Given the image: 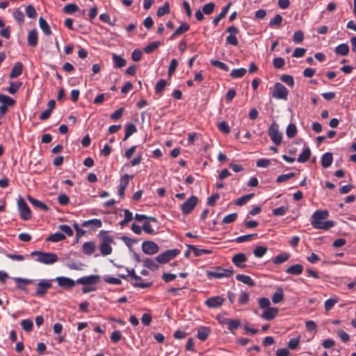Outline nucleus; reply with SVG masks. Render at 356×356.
I'll return each instance as SVG.
<instances>
[{
	"label": "nucleus",
	"instance_id": "obj_49",
	"mask_svg": "<svg viewBox=\"0 0 356 356\" xmlns=\"http://www.w3.org/2000/svg\"><path fill=\"white\" fill-rule=\"evenodd\" d=\"M335 223L332 220H327L325 222H322L316 229H328L331 227H333L334 226Z\"/></svg>",
	"mask_w": 356,
	"mask_h": 356
},
{
	"label": "nucleus",
	"instance_id": "obj_47",
	"mask_svg": "<svg viewBox=\"0 0 356 356\" xmlns=\"http://www.w3.org/2000/svg\"><path fill=\"white\" fill-rule=\"evenodd\" d=\"M160 44H161L160 42L154 41V42L150 43L149 44H148L147 46H146L144 48V51L147 54H150L154 50H155L156 48H158L159 47Z\"/></svg>",
	"mask_w": 356,
	"mask_h": 356
},
{
	"label": "nucleus",
	"instance_id": "obj_28",
	"mask_svg": "<svg viewBox=\"0 0 356 356\" xmlns=\"http://www.w3.org/2000/svg\"><path fill=\"white\" fill-rule=\"evenodd\" d=\"M303 271V266L301 264H295L289 267L286 270V273L292 275H300Z\"/></svg>",
	"mask_w": 356,
	"mask_h": 356
},
{
	"label": "nucleus",
	"instance_id": "obj_11",
	"mask_svg": "<svg viewBox=\"0 0 356 356\" xmlns=\"http://www.w3.org/2000/svg\"><path fill=\"white\" fill-rule=\"evenodd\" d=\"M113 242V238L110 236L104 237L102 242L100 244V252L103 255H108L112 252V248L111 243Z\"/></svg>",
	"mask_w": 356,
	"mask_h": 356
},
{
	"label": "nucleus",
	"instance_id": "obj_44",
	"mask_svg": "<svg viewBox=\"0 0 356 356\" xmlns=\"http://www.w3.org/2000/svg\"><path fill=\"white\" fill-rule=\"evenodd\" d=\"M124 220L120 222V225L122 227L133 219V214L128 209L124 210Z\"/></svg>",
	"mask_w": 356,
	"mask_h": 356
},
{
	"label": "nucleus",
	"instance_id": "obj_54",
	"mask_svg": "<svg viewBox=\"0 0 356 356\" xmlns=\"http://www.w3.org/2000/svg\"><path fill=\"white\" fill-rule=\"evenodd\" d=\"M104 280L108 284H115V285H119L122 283V282L120 279L113 277H111L108 275L104 276Z\"/></svg>",
	"mask_w": 356,
	"mask_h": 356
},
{
	"label": "nucleus",
	"instance_id": "obj_19",
	"mask_svg": "<svg viewBox=\"0 0 356 356\" xmlns=\"http://www.w3.org/2000/svg\"><path fill=\"white\" fill-rule=\"evenodd\" d=\"M246 261V257L243 253H238L235 254L232 258V261L236 266L239 268H243L245 266L244 262Z\"/></svg>",
	"mask_w": 356,
	"mask_h": 356
},
{
	"label": "nucleus",
	"instance_id": "obj_52",
	"mask_svg": "<svg viewBox=\"0 0 356 356\" xmlns=\"http://www.w3.org/2000/svg\"><path fill=\"white\" fill-rule=\"evenodd\" d=\"M273 64L275 68L280 69L284 65L285 60L283 58L277 57L273 59Z\"/></svg>",
	"mask_w": 356,
	"mask_h": 356
},
{
	"label": "nucleus",
	"instance_id": "obj_42",
	"mask_svg": "<svg viewBox=\"0 0 356 356\" xmlns=\"http://www.w3.org/2000/svg\"><path fill=\"white\" fill-rule=\"evenodd\" d=\"M267 252L266 246H257L254 250V255L257 258L262 257Z\"/></svg>",
	"mask_w": 356,
	"mask_h": 356
},
{
	"label": "nucleus",
	"instance_id": "obj_62",
	"mask_svg": "<svg viewBox=\"0 0 356 356\" xmlns=\"http://www.w3.org/2000/svg\"><path fill=\"white\" fill-rule=\"evenodd\" d=\"M214 7V4L211 2L207 3L202 8V12L204 13V14L209 15L213 12Z\"/></svg>",
	"mask_w": 356,
	"mask_h": 356
},
{
	"label": "nucleus",
	"instance_id": "obj_2",
	"mask_svg": "<svg viewBox=\"0 0 356 356\" xmlns=\"http://www.w3.org/2000/svg\"><path fill=\"white\" fill-rule=\"evenodd\" d=\"M233 273L232 268H222L217 267L214 270L207 271V276L209 279H221L223 277H230Z\"/></svg>",
	"mask_w": 356,
	"mask_h": 356
},
{
	"label": "nucleus",
	"instance_id": "obj_14",
	"mask_svg": "<svg viewBox=\"0 0 356 356\" xmlns=\"http://www.w3.org/2000/svg\"><path fill=\"white\" fill-rule=\"evenodd\" d=\"M99 276L97 275H91L89 276L82 277L76 280L77 284L87 285L94 284L99 281Z\"/></svg>",
	"mask_w": 356,
	"mask_h": 356
},
{
	"label": "nucleus",
	"instance_id": "obj_6",
	"mask_svg": "<svg viewBox=\"0 0 356 356\" xmlns=\"http://www.w3.org/2000/svg\"><path fill=\"white\" fill-rule=\"evenodd\" d=\"M289 92L286 88L280 83H276L274 86L273 97L277 99H286Z\"/></svg>",
	"mask_w": 356,
	"mask_h": 356
},
{
	"label": "nucleus",
	"instance_id": "obj_3",
	"mask_svg": "<svg viewBox=\"0 0 356 356\" xmlns=\"http://www.w3.org/2000/svg\"><path fill=\"white\" fill-rule=\"evenodd\" d=\"M17 208L22 220H28L31 218V209L22 197H19L17 199Z\"/></svg>",
	"mask_w": 356,
	"mask_h": 356
},
{
	"label": "nucleus",
	"instance_id": "obj_56",
	"mask_svg": "<svg viewBox=\"0 0 356 356\" xmlns=\"http://www.w3.org/2000/svg\"><path fill=\"white\" fill-rule=\"evenodd\" d=\"M58 229L69 236L73 235V230L69 225H60L58 226Z\"/></svg>",
	"mask_w": 356,
	"mask_h": 356
},
{
	"label": "nucleus",
	"instance_id": "obj_16",
	"mask_svg": "<svg viewBox=\"0 0 356 356\" xmlns=\"http://www.w3.org/2000/svg\"><path fill=\"white\" fill-rule=\"evenodd\" d=\"M132 178V176L125 175L121 177L120 184L118 189V195L120 197H123L124 191L129 184V180Z\"/></svg>",
	"mask_w": 356,
	"mask_h": 356
},
{
	"label": "nucleus",
	"instance_id": "obj_34",
	"mask_svg": "<svg viewBox=\"0 0 356 356\" xmlns=\"http://www.w3.org/2000/svg\"><path fill=\"white\" fill-rule=\"evenodd\" d=\"M65 238V236L64 234L60 232H56L53 234H51L47 240L49 241H51L54 243L59 242Z\"/></svg>",
	"mask_w": 356,
	"mask_h": 356
},
{
	"label": "nucleus",
	"instance_id": "obj_24",
	"mask_svg": "<svg viewBox=\"0 0 356 356\" xmlns=\"http://www.w3.org/2000/svg\"><path fill=\"white\" fill-rule=\"evenodd\" d=\"M95 244L92 241L86 242L82 246L83 251L85 254L90 255L95 251Z\"/></svg>",
	"mask_w": 356,
	"mask_h": 356
},
{
	"label": "nucleus",
	"instance_id": "obj_53",
	"mask_svg": "<svg viewBox=\"0 0 356 356\" xmlns=\"http://www.w3.org/2000/svg\"><path fill=\"white\" fill-rule=\"evenodd\" d=\"M170 11L169 4L166 2L163 6L160 7L157 10V16L161 17Z\"/></svg>",
	"mask_w": 356,
	"mask_h": 356
},
{
	"label": "nucleus",
	"instance_id": "obj_13",
	"mask_svg": "<svg viewBox=\"0 0 356 356\" xmlns=\"http://www.w3.org/2000/svg\"><path fill=\"white\" fill-rule=\"evenodd\" d=\"M143 251L147 254H154L159 252V246L152 241H145L142 244Z\"/></svg>",
	"mask_w": 356,
	"mask_h": 356
},
{
	"label": "nucleus",
	"instance_id": "obj_35",
	"mask_svg": "<svg viewBox=\"0 0 356 356\" xmlns=\"http://www.w3.org/2000/svg\"><path fill=\"white\" fill-rule=\"evenodd\" d=\"M349 51V47L348 44L343 43L338 45L335 49V53L338 55L346 56Z\"/></svg>",
	"mask_w": 356,
	"mask_h": 356
},
{
	"label": "nucleus",
	"instance_id": "obj_21",
	"mask_svg": "<svg viewBox=\"0 0 356 356\" xmlns=\"http://www.w3.org/2000/svg\"><path fill=\"white\" fill-rule=\"evenodd\" d=\"M211 333V329L209 327H201L197 330V337L201 341H204Z\"/></svg>",
	"mask_w": 356,
	"mask_h": 356
},
{
	"label": "nucleus",
	"instance_id": "obj_46",
	"mask_svg": "<svg viewBox=\"0 0 356 356\" xmlns=\"http://www.w3.org/2000/svg\"><path fill=\"white\" fill-rule=\"evenodd\" d=\"M188 248L190 250H193L195 256H196V257H199V256H201L203 254H207V253L209 252V251L207 250L198 249V248H195L194 245H188Z\"/></svg>",
	"mask_w": 356,
	"mask_h": 356
},
{
	"label": "nucleus",
	"instance_id": "obj_31",
	"mask_svg": "<svg viewBox=\"0 0 356 356\" xmlns=\"http://www.w3.org/2000/svg\"><path fill=\"white\" fill-rule=\"evenodd\" d=\"M39 25L44 34L47 35H49L51 34V31L48 23L42 17L39 19Z\"/></svg>",
	"mask_w": 356,
	"mask_h": 356
},
{
	"label": "nucleus",
	"instance_id": "obj_27",
	"mask_svg": "<svg viewBox=\"0 0 356 356\" xmlns=\"http://www.w3.org/2000/svg\"><path fill=\"white\" fill-rule=\"evenodd\" d=\"M65 266L71 269V270H83L85 267V264L80 261H69L65 264Z\"/></svg>",
	"mask_w": 356,
	"mask_h": 356
},
{
	"label": "nucleus",
	"instance_id": "obj_61",
	"mask_svg": "<svg viewBox=\"0 0 356 356\" xmlns=\"http://www.w3.org/2000/svg\"><path fill=\"white\" fill-rule=\"evenodd\" d=\"M289 257V255L286 253H282L276 256L275 259V263L281 264L286 261Z\"/></svg>",
	"mask_w": 356,
	"mask_h": 356
},
{
	"label": "nucleus",
	"instance_id": "obj_18",
	"mask_svg": "<svg viewBox=\"0 0 356 356\" xmlns=\"http://www.w3.org/2000/svg\"><path fill=\"white\" fill-rule=\"evenodd\" d=\"M82 227L90 228L91 229L99 228L102 226V220L99 219L94 218L88 220L83 221L81 224Z\"/></svg>",
	"mask_w": 356,
	"mask_h": 356
},
{
	"label": "nucleus",
	"instance_id": "obj_45",
	"mask_svg": "<svg viewBox=\"0 0 356 356\" xmlns=\"http://www.w3.org/2000/svg\"><path fill=\"white\" fill-rule=\"evenodd\" d=\"M339 299L337 297L331 298L327 299L325 302V309L326 311H330L334 307V305L338 302Z\"/></svg>",
	"mask_w": 356,
	"mask_h": 356
},
{
	"label": "nucleus",
	"instance_id": "obj_41",
	"mask_svg": "<svg viewBox=\"0 0 356 356\" xmlns=\"http://www.w3.org/2000/svg\"><path fill=\"white\" fill-rule=\"evenodd\" d=\"M297 133V128L294 124H289L286 130V134L289 138H293Z\"/></svg>",
	"mask_w": 356,
	"mask_h": 356
},
{
	"label": "nucleus",
	"instance_id": "obj_40",
	"mask_svg": "<svg viewBox=\"0 0 356 356\" xmlns=\"http://www.w3.org/2000/svg\"><path fill=\"white\" fill-rule=\"evenodd\" d=\"M21 325L24 331L30 332L33 327V323L30 319H24L21 321Z\"/></svg>",
	"mask_w": 356,
	"mask_h": 356
},
{
	"label": "nucleus",
	"instance_id": "obj_25",
	"mask_svg": "<svg viewBox=\"0 0 356 356\" xmlns=\"http://www.w3.org/2000/svg\"><path fill=\"white\" fill-rule=\"evenodd\" d=\"M22 68H23V65L21 63H19V62L16 63L14 65L11 72L10 73V78L14 79V78L19 76L22 73Z\"/></svg>",
	"mask_w": 356,
	"mask_h": 356
},
{
	"label": "nucleus",
	"instance_id": "obj_55",
	"mask_svg": "<svg viewBox=\"0 0 356 356\" xmlns=\"http://www.w3.org/2000/svg\"><path fill=\"white\" fill-rule=\"evenodd\" d=\"M227 325H228V329L230 331H233L234 330H236L238 327V326L240 325V321L237 319H229Z\"/></svg>",
	"mask_w": 356,
	"mask_h": 356
},
{
	"label": "nucleus",
	"instance_id": "obj_9",
	"mask_svg": "<svg viewBox=\"0 0 356 356\" xmlns=\"http://www.w3.org/2000/svg\"><path fill=\"white\" fill-rule=\"evenodd\" d=\"M197 197L195 196L190 197L181 205V211L184 214L187 215L190 213L197 204Z\"/></svg>",
	"mask_w": 356,
	"mask_h": 356
},
{
	"label": "nucleus",
	"instance_id": "obj_43",
	"mask_svg": "<svg viewBox=\"0 0 356 356\" xmlns=\"http://www.w3.org/2000/svg\"><path fill=\"white\" fill-rule=\"evenodd\" d=\"M144 266L150 269V270H156L158 268V265L156 262L152 259H146L143 260Z\"/></svg>",
	"mask_w": 356,
	"mask_h": 356
},
{
	"label": "nucleus",
	"instance_id": "obj_8",
	"mask_svg": "<svg viewBox=\"0 0 356 356\" xmlns=\"http://www.w3.org/2000/svg\"><path fill=\"white\" fill-rule=\"evenodd\" d=\"M54 281H56L60 287L65 289L73 288L76 283V281L64 276L56 277Z\"/></svg>",
	"mask_w": 356,
	"mask_h": 356
},
{
	"label": "nucleus",
	"instance_id": "obj_5",
	"mask_svg": "<svg viewBox=\"0 0 356 356\" xmlns=\"http://www.w3.org/2000/svg\"><path fill=\"white\" fill-rule=\"evenodd\" d=\"M329 216L327 210H317L312 216L311 225L315 229L322 222L321 220L326 219Z\"/></svg>",
	"mask_w": 356,
	"mask_h": 356
},
{
	"label": "nucleus",
	"instance_id": "obj_59",
	"mask_svg": "<svg viewBox=\"0 0 356 356\" xmlns=\"http://www.w3.org/2000/svg\"><path fill=\"white\" fill-rule=\"evenodd\" d=\"M237 218V214L235 213H230L226 216L224 217V218L222 219V223H225V224H229V223H231V222H233L234 221L236 220Z\"/></svg>",
	"mask_w": 356,
	"mask_h": 356
},
{
	"label": "nucleus",
	"instance_id": "obj_60",
	"mask_svg": "<svg viewBox=\"0 0 356 356\" xmlns=\"http://www.w3.org/2000/svg\"><path fill=\"white\" fill-rule=\"evenodd\" d=\"M282 22V17L280 15H277L273 19H272L269 22V26L271 27L279 26L281 24Z\"/></svg>",
	"mask_w": 356,
	"mask_h": 356
},
{
	"label": "nucleus",
	"instance_id": "obj_29",
	"mask_svg": "<svg viewBox=\"0 0 356 356\" xmlns=\"http://www.w3.org/2000/svg\"><path fill=\"white\" fill-rule=\"evenodd\" d=\"M14 280L17 284V288L20 289H24L26 285L30 284L33 282L32 280L21 277H15Z\"/></svg>",
	"mask_w": 356,
	"mask_h": 356
},
{
	"label": "nucleus",
	"instance_id": "obj_23",
	"mask_svg": "<svg viewBox=\"0 0 356 356\" xmlns=\"http://www.w3.org/2000/svg\"><path fill=\"white\" fill-rule=\"evenodd\" d=\"M333 161L332 154L330 152L325 153L321 157V164L325 168H329Z\"/></svg>",
	"mask_w": 356,
	"mask_h": 356
},
{
	"label": "nucleus",
	"instance_id": "obj_33",
	"mask_svg": "<svg viewBox=\"0 0 356 356\" xmlns=\"http://www.w3.org/2000/svg\"><path fill=\"white\" fill-rule=\"evenodd\" d=\"M28 43L32 47H35L38 43V33L35 30H32L28 35Z\"/></svg>",
	"mask_w": 356,
	"mask_h": 356
},
{
	"label": "nucleus",
	"instance_id": "obj_22",
	"mask_svg": "<svg viewBox=\"0 0 356 356\" xmlns=\"http://www.w3.org/2000/svg\"><path fill=\"white\" fill-rule=\"evenodd\" d=\"M284 299V291L281 287H277L272 296V301L274 304L281 302Z\"/></svg>",
	"mask_w": 356,
	"mask_h": 356
},
{
	"label": "nucleus",
	"instance_id": "obj_30",
	"mask_svg": "<svg viewBox=\"0 0 356 356\" xmlns=\"http://www.w3.org/2000/svg\"><path fill=\"white\" fill-rule=\"evenodd\" d=\"M232 3L231 2L228 3L222 10V11L220 12V13L218 15V16H217L213 20V24L214 26H216L218 22H220V20L221 19H222L225 15L227 13L230 6H231Z\"/></svg>",
	"mask_w": 356,
	"mask_h": 356
},
{
	"label": "nucleus",
	"instance_id": "obj_7",
	"mask_svg": "<svg viewBox=\"0 0 356 356\" xmlns=\"http://www.w3.org/2000/svg\"><path fill=\"white\" fill-rule=\"evenodd\" d=\"M179 253V250L177 249L169 250L158 255L156 259L160 264H165L175 258Z\"/></svg>",
	"mask_w": 356,
	"mask_h": 356
},
{
	"label": "nucleus",
	"instance_id": "obj_1",
	"mask_svg": "<svg viewBox=\"0 0 356 356\" xmlns=\"http://www.w3.org/2000/svg\"><path fill=\"white\" fill-rule=\"evenodd\" d=\"M31 255L38 256L37 261L47 265L53 264L58 260L57 255L52 252L33 251Z\"/></svg>",
	"mask_w": 356,
	"mask_h": 356
},
{
	"label": "nucleus",
	"instance_id": "obj_32",
	"mask_svg": "<svg viewBox=\"0 0 356 356\" xmlns=\"http://www.w3.org/2000/svg\"><path fill=\"white\" fill-rule=\"evenodd\" d=\"M137 129L136 127L132 123H128L125 125V135L124 137V140H126L128 138H129L133 134L136 132Z\"/></svg>",
	"mask_w": 356,
	"mask_h": 356
},
{
	"label": "nucleus",
	"instance_id": "obj_51",
	"mask_svg": "<svg viewBox=\"0 0 356 356\" xmlns=\"http://www.w3.org/2000/svg\"><path fill=\"white\" fill-rule=\"evenodd\" d=\"M211 63L215 66V67H217L225 72H227L229 70V67L228 66L225 64L224 63L221 62V61H219V60H211Z\"/></svg>",
	"mask_w": 356,
	"mask_h": 356
},
{
	"label": "nucleus",
	"instance_id": "obj_57",
	"mask_svg": "<svg viewBox=\"0 0 356 356\" xmlns=\"http://www.w3.org/2000/svg\"><path fill=\"white\" fill-rule=\"evenodd\" d=\"M190 26L187 23H182L180 26L174 32V35H181L187 31Z\"/></svg>",
	"mask_w": 356,
	"mask_h": 356
},
{
	"label": "nucleus",
	"instance_id": "obj_58",
	"mask_svg": "<svg viewBox=\"0 0 356 356\" xmlns=\"http://www.w3.org/2000/svg\"><path fill=\"white\" fill-rule=\"evenodd\" d=\"M22 83H14L11 82L10 86L8 88L7 90L10 94H15L20 88Z\"/></svg>",
	"mask_w": 356,
	"mask_h": 356
},
{
	"label": "nucleus",
	"instance_id": "obj_64",
	"mask_svg": "<svg viewBox=\"0 0 356 356\" xmlns=\"http://www.w3.org/2000/svg\"><path fill=\"white\" fill-rule=\"evenodd\" d=\"M304 39L303 32L298 31L294 33L293 40L296 43L301 42Z\"/></svg>",
	"mask_w": 356,
	"mask_h": 356
},
{
	"label": "nucleus",
	"instance_id": "obj_36",
	"mask_svg": "<svg viewBox=\"0 0 356 356\" xmlns=\"http://www.w3.org/2000/svg\"><path fill=\"white\" fill-rule=\"evenodd\" d=\"M113 61L114 66L118 68H121L126 65V60L121 56L116 54H113Z\"/></svg>",
	"mask_w": 356,
	"mask_h": 356
},
{
	"label": "nucleus",
	"instance_id": "obj_48",
	"mask_svg": "<svg viewBox=\"0 0 356 356\" xmlns=\"http://www.w3.org/2000/svg\"><path fill=\"white\" fill-rule=\"evenodd\" d=\"M167 84V82L164 79L159 80L155 87V92L157 94L161 93L163 90H164L165 86Z\"/></svg>",
	"mask_w": 356,
	"mask_h": 356
},
{
	"label": "nucleus",
	"instance_id": "obj_38",
	"mask_svg": "<svg viewBox=\"0 0 356 356\" xmlns=\"http://www.w3.org/2000/svg\"><path fill=\"white\" fill-rule=\"evenodd\" d=\"M246 72H247L246 69L243 68V67L238 68V69H234L231 72L230 76L234 79H238V78L243 77L245 74Z\"/></svg>",
	"mask_w": 356,
	"mask_h": 356
},
{
	"label": "nucleus",
	"instance_id": "obj_26",
	"mask_svg": "<svg viewBox=\"0 0 356 356\" xmlns=\"http://www.w3.org/2000/svg\"><path fill=\"white\" fill-rule=\"evenodd\" d=\"M236 279L250 286H254L255 283L253 280L248 275L238 274L236 275Z\"/></svg>",
	"mask_w": 356,
	"mask_h": 356
},
{
	"label": "nucleus",
	"instance_id": "obj_39",
	"mask_svg": "<svg viewBox=\"0 0 356 356\" xmlns=\"http://www.w3.org/2000/svg\"><path fill=\"white\" fill-rule=\"evenodd\" d=\"M0 102L2 105H6V106H11L14 105L15 100L6 95H0Z\"/></svg>",
	"mask_w": 356,
	"mask_h": 356
},
{
	"label": "nucleus",
	"instance_id": "obj_20",
	"mask_svg": "<svg viewBox=\"0 0 356 356\" xmlns=\"http://www.w3.org/2000/svg\"><path fill=\"white\" fill-rule=\"evenodd\" d=\"M27 198H28L29 201L30 202V203L33 207H35L38 209H42L43 211L49 210V207L45 204L42 202L41 201L35 199L34 197H33L31 195H29Z\"/></svg>",
	"mask_w": 356,
	"mask_h": 356
},
{
	"label": "nucleus",
	"instance_id": "obj_10",
	"mask_svg": "<svg viewBox=\"0 0 356 356\" xmlns=\"http://www.w3.org/2000/svg\"><path fill=\"white\" fill-rule=\"evenodd\" d=\"M227 31L229 35L226 38V42L233 46H236L238 43L236 35L238 33V29L234 26H230L227 28Z\"/></svg>",
	"mask_w": 356,
	"mask_h": 356
},
{
	"label": "nucleus",
	"instance_id": "obj_63",
	"mask_svg": "<svg viewBox=\"0 0 356 356\" xmlns=\"http://www.w3.org/2000/svg\"><path fill=\"white\" fill-rule=\"evenodd\" d=\"M259 305L261 308L266 309L270 307V302L267 298H261L259 300Z\"/></svg>",
	"mask_w": 356,
	"mask_h": 356
},
{
	"label": "nucleus",
	"instance_id": "obj_4",
	"mask_svg": "<svg viewBox=\"0 0 356 356\" xmlns=\"http://www.w3.org/2000/svg\"><path fill=\"white\" fill-rule=\"evenodd\" d=\"M268 135L276 145H279L281 143L282 135L279 131L278 124L275 122H273L269 127Z\"/></svg>",
	"mask_w": 356,
	"mask_h": 356
},
{
	"label": "nucleus",
	"instance_id": "obj_15",
	"mask_svg": "<svg viewBox=\"0 0 356 356\" xmlns=\"http://www.w3.org/2000/svg\"><path fill=\"white\" fill-rule=\"evenodd\" d=\"M225 301V299L221 296H213L208 298L205 304L210 308H217L220 307Z\"/></svg>",
	"mask_w": 356,
	"mask_h": 356
},
{
	"label": "nucleus",
	"instance_id": "obj_17",
	"mask_svg": "<svg viewBox=\"0 0 356 356\" xmlns=\"http://www.w3.org/2000/svg\"><path fill=\"white\" fill-rule=\"evenodd\" d=\"M277 312L278 309L277 308L270 307L264 311L261 317L264 320L270 321L276 316Z\"/></svg>",
	"mask_w": 356,
	"mask_h": 356
},
{
	"label": "nucleus",
	"instance_id": "obj_12",
	"mask_svg": "<svg viewBox=\"0 0 356 356\" xmlns=\"http://www.w3.org/2000/svg\"><path fill=\"white\" fill-rule=\"evenodd\" d=\"M54 280H40L38 283V289L36 290L35 293L37 296H44L47 290L51 286V282Z\"/></svg>",
	"mask_w": 356,
	"mask_h": 356
},
{
	"label": "nucleus",
	"instance_id": "obj_50",
	"mask_svg": "<svg viewBox=\"0 0 356 356\" xmlns=\"http://www.w3.org/2000/svg\"><path fill=\"white\" fill-rule=\"evenodd\" d=\"M281 81L289 86H293L294 85V80L292 76L288 74H283L281 78Z\"/></svg>",
	"mask_w": 356,
	"mask_h": 356
},
{
	"label": "nucleus",
	"instance_id": "obj_37",
	"mask_svg": "<svg viewBox=\"0 0 356 356\" xmlns=\"http://www.w3.org/2000/svg\"><path fill=\"white\" fill-rule=\"evenodd\" d=\"M311 152L309 147L305 148L302 152L299 155L297 161L299 163H305L306 162L310 156Z\"/></svg>",
	"mask_w": 356,
	"mask_h": 356
}]
</instances>
